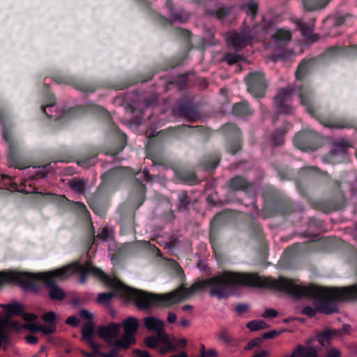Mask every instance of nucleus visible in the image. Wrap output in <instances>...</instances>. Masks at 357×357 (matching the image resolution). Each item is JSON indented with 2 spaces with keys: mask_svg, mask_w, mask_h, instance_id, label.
<instances>
[{
  "mask_svg": "<svg viewBox=\"0 0 357 357\" xmlns=\"http://www.w3.org/2000/svg\"><path fill=\"white\" fill-rule=\"evenodd\" d=\"M255 287L269 289L282 292L296 300L312 298L314 307H304L301 313L313 317L317 312L332 314L338 312V303L357 301V282L341 287H324L316 284L302 285L297 280L285 277L278 279L270 276H261L257 273Z\"/></svg>",
  "mask_w": 357,
  "mask_h": 357,
  "instance_id": "f257e3e1",
  "label": "nucleus"
},
{
  "mask_svg": "<svg viewBox=\"0 0 357 357\" xmlns=\"http://www.w3.org/2000/svg\"><path fill=\"white\" fill-rule=\"evenodd\" d=\"M72 273H79V282L84 284L88 275H91L109 288L119 289V279L111 278L100 268L94 266L91 261L84 264L79 261L68 266L54 269L45 273H27L17 271H1L0 287L11 283L19 284L25 290L37 292L41 288L42 282L48 289L52 301H62L66 297L65 291L56 284V280L66 279Z\"/></svg>",
  "mask_w": 357,
  "mask_h": 357,
  "instance_id": "f03ea898",
  "label": "nucleus"
},
{
  "mask_svg": "<svg viewBox=\"0 0 357 357\" xmlns=\"http://www.w3.org/2000/svg\"><path fill=\"white\" fill-rule=\"evenodd\" d=\"M312 60L303 59L295 73L296 78L301 84H295V86H288L286 88L281 89L275 98V105H281L287 101L293 92L296 90L298 93L301 103L305 107L308 113L315 118L321 125L329 128L344 129L351 128L356 126V121L354 119L346 116H324L318 113L315 105L314 94L313 90L308 83H303L307 75L310 73Z\"/></svg>",
  "mask_w": 357,
  "mask_h": 357,
  "instance_id": "7ed1b4c3",
  "label": "nucleus"
},
{
  "mask_svg": "<svg viewBox=\"0 0 357 357\" xmlns=\"http://www.w3.org/2000/svg\"><path fill=\"white\" fill-rule=\"evenodd\" d=\"M257 273H241L226 271L220 275L204 279L192 284L190 287L181 286L178 288L181 300L191 297L195 293L209 289V294L218 299L227 298L236 287H255Z\"/></svg>",
  "mask_w": 357,
  "mask_h": 357,
  "instance_id": "20e7f679",
  "label": "nucleus"
},
{
  "mask_svg": "<svg viewBox=\"0 0 357 357\" xmlns=\"http://www.w3.org/2000/svg\"><path fill=\"white\" fill-rule=\"evenodd\" d=\"M119 282L121 285L119 289H112L134 301L136 307L140 310H149L152 305L168 307L182 301L178 288L166 294H157L128 287L119 280Z\"/></svg>",
  "mask_w": 357,
  "mask_h": 357,
  "instance_id": "39448f33",
  "label": "nucleus"
},
{
  "mask_svg": "<svg viewBox=\"0 0 357 357\" xmlns=\"http://www.w3.org/2000/svg\"><path fill=\"white\" fill-rule=\"evenodd\" d=\"M144 325L149 331L155 333L145 337L144 344L148 348L158 350L162 355L175 351V346L165 331L163 321L150 316L144 319Z\"/></svg>",
  "mask_w": 357,
  "mask_h": 357,
  "instance_id": "423d86ee",
  "label": "nucleus"
},
{
  "mask_svg": "<svg viewBox=\"0 0 357 357\" xmlns=\"http://www.w3.org/2000/svg\"><path fill=\"white\" fill-rule=\"evenodd\" d=\"M0 122L2 126V136L8 146L7 156L9 166L19 169L29 167L31 163L22 153L20 140L13 135L10 124L1 113Z\"/></svg>",
  "mask_w": 357,
  "mask_h": 357,
  "instance_id": "0eeeda50",
  "label": "nucleus"
},
{
  "mask_svg": "<svg viewBox=\"0 0 357 357\" xmlns=\"http://www.w3.org/2000/svg\"><path fill=\"white\" fill-rule=\"evenodd\" d=\"M126 169L116 167L102 175V183L98 187L93 196L88 201L90 208L98 216L104 218L106 215V205L102 197L105 193V185L107 182H116L122 180L126 176Z\"/></svg>",
  "mask_w": 357,
  "mask_h": 357,
  "instance_id": "6e6552de",
  "label": "nucleus"
},
{
  "mask_svg": "<svg viewBox=\"0 0 357 357\" xmlns=\"http://www.w3.org/2000/svg\"><path fill=\"white\" fill-rule=\"evenodd\" d=\"M340 182L336 181L334 183L333 195L329 197L312 202V207L324 213H331L342 209L347 205V199L340 189Z\"/></svg>",
  "mask_w": 357,
  "mask_h": 357,
  "instance_id": "1a4fd4ad",
  "label": "nucleus"
},
{
  "mask_svg": "<svg viewBox=\"0 0 357 357\" xmlns=\"http://www.w3.org/2000/svg\"><path fill=\"white\" fill-rule=\"evenodd\" d=\"M293 143L298 149L305 151H314L322 146L323 141L318 132L306 130L295 135Z\"/></svg>",
  "mask_w": 357,
  "mask_h": 357,
  "instance_id": "9d476101",
  "label": "nucleus"
},
{
  "mask_svg": "<svg viewBox=\"0 0 357 357\" xmlns=\"http://www.w3.org/2000/svg\"><path fill=\"white\" fill-rule=\"evenodd\" d=\"M221 130L226 137L225 149L227 153L235 155L242 149V132L236 124L233 123H225L221 127Z\"/></svg>",
  "mask_w": 357,
  "mask_h": 357,
  "instance_id": "9b49d317",
  "label": "nucleus"
},
{
  "mask_svg": "<svg viewBox=\"0 0 357 357\" xmlns=\"http://www.w3.org/2000/svg\"><path fill=\"white\" fill-rule=\"evenodd\" d=\"M170 18L161 15H158V22L162 26H172L174 22L185 23L189 20L190 14L181 7H176L172 0L165 3Z\"/></svg>",
  "mask_w": 357,
  "mask_h": 357,
  "instance_id": "f8f14e48",
  "label": "nucleus"
},
{
  "mask_svg": "<svg viewBox=\"0 0 357 357\" xmlns=\"http://www.w3.org/2000/svg\"><path fill=\"white\" fill-rule=\"evenodd\" d=\"M248 91L255 98H262L265 96L267 84L263 72H251L245 77Z\"/></svg>",
  "mask_w": 357,
  "mask_h": 357,
  "instance_id": "ddd939ff",
  "label": "nucleus"
},
{
  "mask_svg": "<svg viewBox=\"0 0 357 357\" xmlns=\"http://www.w3.org/2000/svg\"><path fill=\"white\" fill-rule=\"evenodd\" d=\"M176 114L189 122H195L200 117V113L192 102L188 100H181L178 102L174 109Z\"/></svg>",
  "mask_w": 357,
  "mask_h": 357,
  "instance_id": "4468645a",
  "label": "nucleus"
},
{
  "mask_svg": "<svg viewBox=\"0 0 357 357\" xmlns=\"http://www.w3.org/2000/svg\"><path fill=\"white\" fill-rule=\"evenodd\" d=\"M53 79L59 84L73 85L76 89L85 93H93L96 89V85L93 83L75 79L64 75H55Z\"/></svg>",
  "mask_w": 357,
  "mask_h": 357,
  "instance_id": "2eb2a0df",
  "label": "nucleus"
},
{
  "mask_svg": "<svg viewBox=\"0 0 357 357\" xmlns=\"http://www.w3.org/2000/svg\"><path fill=\"white\" fill-rule=\"evenodd\" d=\"M349 146V144L344 140L335 143L331 151L323 157V161L331 164L340 162L345 155Z\"/></svg>",
  "mask_w": 357,
  "mask_h": 357,
  "instance_id": "dca6fc26",
  "label": "nucleus"
},
{
  "mask_svg": "<svg viewBox=\"0 0 357 357\" xmlns=\"http://www.w3.org/2000/svg\"><path fill=\"white\" fill-rule=\"evenodd\" d=\"M224 215L222 213L216 214L211 222L209 231V241L215 255H217L220 249L218 233L220 227L223 224Z\"/></svg>",
  "mask_w": 357,
  "mask_h": 357,
  "instance_id": "f3484780",
  "label": "nucleus"
},
{
  "mask_svg": "<svg viewBox=\"0 0 357 357\" xmlns=\"http://www.w3.org/2000/svg\"><path fill=\"white\" fill-rule=\"evenodd\" d=\"M99 153L97 147L91 146L85 149L77 156V163L82 167H89L96 163V158Z\"/></svg>",
  "mask_w": 357,
  "mask_h": 357,
  "instance_id": "a211bd4d",
  "label": "nucleus"
},
{
  "mask_svg": "<svg viewBox=\"0 0 357 357\" xmlns=\"http://www.w3.org/2000/svg\"><path fill=\"white\" fill-rule=\"evenodd\" d=\"M118 212L120 214L119 222L121 228L128 232L132 231L135 229V213L128 210L126 204H121L118 208Z\"/></svg>",
  "mask_w": 357,
  "mask_h": 357,
  "instance_id": "6ab92c4d",
  "label": "nucleus"
},
{
  "mask_svg": "<svg viewBox=\"0 0 357 357\" xmlns=\"http://www.w3.org/2000/svg\"><path fill=\"white\" fill-rule=\"evenodd\" d=\"M291 20L296 25V29L301 32L303 36L313 41H316L318 39V36L313 34L315 19L308 22H305L301 19L296 17H293Z\"/></svg>",
  "mask_w": 357,
  "mask_h": 357,
  "instance_id": "aec40b11",
  "label": "nucleus"
},
{
  "mask_svg": "<svg viewBox=\"0 0 357 357\" xmlns=\"http://www.w3.org/2000/svg\"><path fill=\"white\" fill-rule=\"evenodd\" d=\"M226 185L230 192H248L252 187V183L245 177L240 175L229 179Z\"/></svg>",
  "mask_w": 357,
  "mask_h": 357,
  "instance_id": "412c9836",
  "label": "nucleus"
},
{
  "mask_svg": "<svg viewBox=\"0 0 357 357\" xmlns=\"http://www.w3.org/2000/svg\"><path fill=\"white\" fill-rule=\"evenodd\" d=\"M252 40L250 33L248 31L234 32L229 38V43L237 50L243 49Z\"/></svg>",
  "mask_w": 357,
  "mask_h": 357,
  "instance_id": "4be33fe9",
  "label": "nucleus"
},
{
  "mask_svg": "<svg viewBox=\"0 0 357 357\" xmlns=\"http://www.w3.org/2000/svg\"><path fill=\"white\" fill-rule=\"evenodd\" d=\"M121 324L110 322L107 326H100L98 328V334L104 340H111L119 335Z\"/></svg>",
  "mask_w": 357,
  "mask_h": 357,
  "instance_id": "5701e85b",
  "label": "nucleus"
},
{
  "mask_svg": "<svg viewBox=\"0 0 357 357\" xmlns=\"http://www.w3.org/2000/svg\"><path fill=\"white\" fill-rule=\"evenodd\" d=\"M135 181L137 183V186L134 192V204L136 207L135 209H137L143 204L144 202L146 199V185L144 183H142V182L140 181V178H135Z\"/></svg>",
  "mask_w": 357,
  "mask_h": 357,
  "instance_id": "b1692460",
  "label": "nucleus"
},
{
  "mask_svg": "<svg viewBox=\"0 0 357 357\" xmlns=\"http://www.w3.org/2000/svg\"><path fill=\"white\" fill-rule=\"evenodd\" d=\"M335 331L331 328H325L318 333L314 339L307 341V344H310L313 340H317L318 342L323 347L331 345V340L335 336Z\"/></svg>",
  "mask_w": 357,
  "mask_h": 357,
  "instance_id": "393cba45",
  "label": "nucleus"
},
{
  "mask_svg": "<svg viewBox=\"0 0 357 357\" xmlns=\"http://www.w3.org/2000/svg\"><path fill=\"white\" fill-rule=\"evenodd\" d=\"M291 125L285 123L280 128L276 129L271 136V141L274 146H278L284 143V135L288 132Z\"/></svg>",
  "mask_w": 357,
  "mask_h": 357,
  "instance_id": "a878e982",
  "label": "nucleus"
},
{
  "mask_svg": "<svg viewBox=\"0 0 357 357\" xmlns=\"http://www.w3.org/2000/svg\"><path fill=\"white\" fill-rule=\"evenodd\" d=\"M289 357H318V352L312 346L305 347L301 344H298L294 349Z\"/></svg>",
  "mask_w": 357,
  "mask_h": 357,
  "instance_id": "bb28decb",
  "label": "nucleus"
},
{
  "mask_svg": "<svg viewBox=\"0 0 357 357\" xmlns=\"http://www.w3.org/2000/svg\"><path fill=\"white\" fill-rule=\"evenodd\" d=\"M177 210L178 212H188L192 200L186 190H183L177 194Z\"/></svg>",
  "mask_w": 357,
  "mask_h": 357,
  "instance_id": "cd10ccee",
  "label": "nucleus"
},
{
  "mask_svg": "<svg viewBox=\"0 0 357 357\" xmlns=\"http://www.w3.org/2000/svg\"><path fill=\"white\" fill-rule=\"evenodd\" d=\"M82 110L83 108L82 106L70 107L68 109L64 110L61 116L56 119V121L57 122H62L76 119L79 116V114L82 112Z\"/></svg>",
  "mask_w": 357,
  "mask_h": 357,
  "instance_id": "c85d7f7f",
  "label": "nucleus"
},
{
  "mask_svg": "<svg viewBox=\"0 0 357 357\" xmlns=\"http://www.w3.org/2000/svg\"><path fill=\"white\" fill-rule=\"evenodd\" d=\"M331 0H303V8L306 11L312 12L324 9Z\"/></svg>",
  "mask_w": 357,
  "mask_h": 357,
  "instance_id": "c756f323",
  "label": "nucleus"
},
{
  "mask_svg": "<svg viewBox=\"0 0 357 357\" xmlns=\"http://www.w3.org/2000/svg\"><path fill=\"white\" fill-rule=\"evenodd\" d=\"M122 326L124 330V333L135 336L139 329V322L137 318L129 317L123 321Z\"/></svg>",
  "mask_w": 357,
  "mask_h": 357,
  "instance_id": "7c9ffc66",
  "label": "nucleus"
},
{
  "mask_svg": "<svg viewBox=\"0 0 357 357\" xmlns=\"http://www.w3.org/2000/svg\"><path fill=\"white\" fill-rule=\"evenodd\" d=\"M95 324L93 321H88L82 328V341L87 344L96 342L93 339Z\"/></svg>",
  "mask_w": 357,
  "mask_h": 357,
  "instance_id": "2f4dec72",
  "label": "nucleus"
},
{
  "mask_svg": "<svg viewBox=\"0 0 357 357\" xmlns=\"http://www.w3.org/2000/svg\"><path fill=\"white\" fill-rule=\"evenodd\" d=\"M232 113L237 116H246L252 114V112L247 101H241L233 105Z\"/></svg>",
  "mask_w": 357,
  "mask_h": 357,
  "instance_id": "473e14b6",
  "label": "nucleus"
},
{
  "mask_svg": "<svg viewBox=\"0 0 357 357\" xmlns=\"http://www.w3.org/2000/svg\"><path fill=\"white\" fill-rule=\"evenodd\" d=\"M296 209L295 205L290 201L280 202L277 204V213L282 215H289Z\"/></svg>",
  "mask_w": 357,
  "mask_h": 357,
  "instance_id": "72a5a7b5",
  "label": "nucleus"
},
{
  "mask_svg": "<svg viewBox=\"0 0 357 357\" xmlns=\"http://www.w3.org/2000/svg\"><path fill=\"white\" fill-rule=\"evenodd\" d=\"M177 175L181 181L188 185H193L199 183L198 178L193 172L180 171L177 173Z\"/></svg>",
  "mask_w": 357,
  "mask_h": 357,
  "instance_id": "f704fd0d",
  "label": "nucleus"
},
{
  "mask_svg": "<svg viewBox=\"0 0 357 357\" xmlns=\"http://www.w3.org/2000/svg\"><path fill=\"white\" fill-rule=\"evenodd\" d=\"M2 308L6 311L8 315H18L21 316L23 313L24 307L21 303H13L7 305H2Z\"/></svg>",
  "mask_w": 357,
  "mask_h": 357,
  "instance_id": "c9c22d12",
  "label": "nucleus"
},
{
  "mask_svg": "<svg viewBox=\"0 0 357 357\" xmlns=\"http://www.w3.org/2000/svg\"><path fill=\"white\" fill-rule=\"evenodd\" d=\"M135 342L136 340L134 335L124 333L121 337L116 340V344L119 347L126 349L129 348L132 344H135Z\"/></svg>",
  "mask_w": 357,
  "mask_h": 357,
  "instance_id": "e433bc0d",
  "label": "nucleus"
},
{
  "mask_svg": "<svg viewBox=\"0 0 357 357\" xmlns=\"http://www.w3.org/2000/svg\"><path fill=\"white\" fill-rule=\"evenodd\" d=\"M220 159V155L214 153L203 162V166L206 169H214L218 166Z\"/></svg>",
  "mask_w": 357,
  "mask_h": 357,
  "instance_id": "4c0bfd02",
  "label": "nucleus"
},
{
  "mask_svg": "<svg viewBox=\"0 0 357 357\" xmlns=\"http://www.w3.org/2000/svg\"><path fill=\"white\" fill-rule=\"evenodd\" d=\"M126 143H127V135L125 133L121 132L120 131L119 132V145L118 146L117 148H115L114 150L105 152V153L107 155H110L113 157H115L124 149V147L126 145Z\"/></svg>",
  "mask_w": 357,
  "mask_h": 357,
  "instance_id": "58836bf2",
  "label": "nucleus"
},
{
  "mask_svg": "<svg viewBox=\"0 0 357 357\" xmlns=\"http://www.w3.org/2000/svg\"><path fill=\"white\" fill-rule=\"evenodd\" d=\"M276 42H289L291 40V32L284 29H279L273 35Z\"/></svg>",
  "mask_w": 357,
  "mask_h": 357,
  "instance_id": "ea45409f",
  "label": "nucleus"
},
{
  "mask_svg": "<svg viewBox=\"0 0 357 357\" xmlns=\"http://www.w3.org/2000/svg\"><path fill=\"white\" fill-rule=\"evenodd\" d=\"M353 15L350 13H344L335 17L334 25L337 26L350 24L352 23Z\"/></svg>",
  "mask_w": 357,
  "mask_h": 357,
  "instance_id": "a19ab883",
  "label": "nucleus"
},
{
  "mask_svg": "<svg viewBox=\"0 0 357 357\" xmlns=\"http://www.w3.org/2000/svg\"><path fill=\"white\" fill-rule=\"evenodd\" d=\"M11 344L12 340L10 335L5 330L0 328V349L2 348L4 351H6Z\"/></svg>",
  "mask_w": 357,
  "mask_h": 357,
  "instance_id": "79ce46f5",
  "label": "nucleus"
},
{
  "mask_svg": "<svg viewBox=\"0 0 357 357\" xmlns=\"http://www.w3.org/2000/svg\"><path fill=\"white\" fill-rule=\"evenodd\" d=\"M32 331H38L45 335H50L54 333L56 330V324H49L48 326L43 325H33L31 328Z\"/></svg>",
  "mask_w": 357,
  "mask_h": 357,
  "instance_id": "37998d69",
  "label": "nucleus"
},
{
  "mask_svg": "<svg viewBox=\"0 0 357 357\" xmlns=\"http://www.w3.org/2000/svg\"><path fill=\"white\" fill-rule=\"evenodd\" d=\"M91 349L92 352H88L82 350L80 353L85 357H97L100 356L101 351H100V345L96 342L87 344Z\"/></svg>",
  "mask_w": 357,
  "mask_h": 357,
  "instance_id": "c03bdc74",
  "label": "nucleus"
},
{
  "mask_svg": "<svg viewBox=\"0 0 357 357\" xmlns=\"http://www.w3.org/2000/svg\"><path fill=\"white\" fill-rule=\"evenodd\" d=\"M246 326L251 331H257L261 329L266 328L268 326L263 320H252L249 321Z\"/></svg>",
  "mask_w": 357,
  "mask_h": 357,
  "instance_id": "a18cd8bd",
  "label": "nucleus"
},
{
  "mask_svg": "<svg viewBox=\"0 0 357 357\" xmlns=\"http://www.w3.org/2000/svg\"><path fill=\"white\" fill-rule=\"evenodd\" d=\"M46 104L41 107L43 113L50 119H52V116L49 115L46 111V107H52L56 105V100L54 95L48 94L46 98Z\"/></svg>",
  "mask_w": 357,
  "mask_h": 357,
  "instance_id": "49530a36",
  "label": "nucleus"
},
{
  "mask_svg": "<svg viewBox=\"0 0 357 357\" xmlns=\"http://www.w3.org/2000/svg\"><path fill=\"white\" fill-rule=\"evenodd\" d=\"M146 156L148 158H150L152 160L153 165H164L163 158L158 155V154H156L153 151H152L150 147H147L146 149Z\"/></svg>",
  "mask_w": 357,
  "mask_h": 357,
  "instance_id": "de8ad7c7",
  "label": "nucleus"
},
{
  "mask_svg": "<svg viewBox=\"0 0 357 357\" xmlns=\"http://www.w3.org/2000/svg\"><path fill=\"white\" fill-rule=\"evenodd\" d=\"M252 235L258 240H261L264 236L263 229L261 225L257 222H252L250 225Z\"/></svg>",
  "mask_w": 357,
  "mask_h": 357,
  "instance_id": "09e8293b",
  "label": "nucleus"
},
{
  "mask_svg": "<svg viewBox=\"0 0 357 357\" xmlns=\"http://www.w3.org/2000/svg\"><path fill=\"white\" fill-rule=\"evenodd\" d=\"M243 56L237 52H229L225 56V60L229 64L233 65L242 61Z\"/></svg>",
  "mask_w": 357,
  "mask_h": 357,
  "instance_id": "8fccbe9b",
  "label": "nucleus"
},
{
  "mask_svg": "<svg viewBox=\"0 0 357 357\" xmlns=\"http://www.w3.org/2000/svg\"><path fill=\"white\" fill-rule=\"evenodd\" d=\"M70 188L78 193H84L85 191V183L82 180H73L70 183Z\"/></svg>",
  "mask_w": 357,
  "mask_h": 357,
  "instance_id": "3c124183",
  "label": "nucleus"
},
{
  "mask_svg": "<svg viewBox=\"0 0 357 357\" xmlns=\"http://www.w3.org/2000/svg\"><path fill=\"white\" fill-rule=\"evenodd\" d=\"M231 8L222 6L218 8L213 14L218 20H222L231 13Z\"/></svg>",
  "mask_w": 357,
  "mask_h": 357,
  "instance_id": "603ef678",
  "label": "nucleus"
},
{
  "mask_svg": "<svg viewBox=\"0 0 357 357\" xmlns=\"http://www.w3.org/2000/svg\"><path fill=\"white\" fill-rule=\"evenodd\" d=\"M258 11V4L254 1H251L248 3L246 13L248 15L250 16L252 19H253L257 13Z\"/></svg>",
  "mask_w": 357,
  "mask_h": 357,
  "instance_id": "864d4df0",
  "label": "nucleus"
},
{
  "mask_svg": "<svg viewBox=\"0 0 357 357\" xmlns=\"http://www.w3.org/2000/svg\"><path fill=\"white\" fill-rule=\"evenodd\" d=\"M275 106L278 108L277 112L278 114H290L294 112L293 107L291 105L285 103H282L281 105H275Z\"/></svg>",
  "mask_w": 357,
  "mask_h": 357,
  "instance_id": "5fc2aeb1",
  "label": "nucleus"
},
{
  "mask_svg": "<svg viewBox=\"0 0 357 357\" xmlns=\"http://www.w3.org/2000/svg\"><path fill=\"white\" fill-rule=\"evenodd\" d=\"M56 314L52 311L45 313L42 317L43 320L48 324L56 325Z\"/></svg>",
  "mask_w": 357,
  "mask_h": 357,
  "instance_id": "6e6d98bb",
  "label": "nucleus"
},
{
  "mask_svg": "<svg viewBox=\"0 0 357 357\" xmlns=\"http://www.w3.org/2000/svg\"><path fill=\"white\" fill-rule=\"evenodd\" d=\"M113 296L112 292L100 293L98 296L97 301L100 303H108Z\"/></svg>",
  "mask_w": 357,
  "mask_h": 357,
  "instance_id": "4d7b16f0",
  "label": "nucleus"
},
{
  "mask_svg": "<svg viewBox=\"0 0 357 357\" xmlns=\"http://www.w3.org/2000/svg\"><path fill=\"white\" fill-rule=\"evenodd\" d=\"M263 342V338L261 337H255L245 345V350H251L253 348L259 346Z\"/></svg>",
  "mask_w": 357,
  "mask_h": 357,
  "instance_id": "13d9d810",
  "label": "nucleus"
},
{
  "mask_svg": "<svg viewBox=\"0 0 357 357\" xmlns=\"http://www.w3.org/2000/svg\"><path fill=\"white\" fill-rule=\"evenodd\" d=\"M278 174L280 179L282 181L291 180L293 176L292 173L287 169H279L278 172Z\"/></svg>",
  "mask_w": 357,
  "mask_h": 357,
  "instance_id": "bf43d9fd",
  "label": "nucleus"
},
{
  "mask_svg": "<svg viewBox=\"0 0 357 357\" xmlns=\"http://www.w3.org/2000/svg\"><path fill=\"white\" fill-rule=\"evenodd\" d=\"M340 52V48L339 47H331L326 50L324 54L328 57H335Z\"/></svg>",
  "mask_w": 357,
  "mask_h": 357,
  "instance_id": "052dcab7",
  "label": "nucleus"
},
{
  "mask_svg": "<svg viewBox=\"0 0 357 357\" xmlns=\"http://www.w3.org/2000/svg\"><path fill=\"white\" fill-rule=\"evenodd\" d=\"M12 321L10 315H8V314H7L5 318H2L0 316V328L5 330L6 327H10Z\"/></svg>",
  "mask_w": 357,
  "mask_h": 357,
  "instance_id": "680f3d73",
  "label": "nucleus"
},
{
  "mask_svg": "<svg viewBox=\"0 0 357 357\" xmlns=\"http://www.w3.org/2000/svg\"><path fill=\"white\" fill-rule=\"evenodd\" d=\"M351 327L349 324H344L342 326V328L340 330L333 329L335 332V336H342L344 334H349L351 331Z\"/></svg>",
  "mask_w": 357,
  "mask_h": 357,
  "instance_id": "e2e57ef3",
  "label": "nucleus"
},
{
  "mask_svg": "<svg viewBox=\"0 0 357 357\" xmlns=\"http://www.w3.org/2000/svg\"><path fill=\"white\" fill-rule=\"evenodd\" d=\"M162 219L167 222H172L174 220L176 216L173 210H169L163 213Z\"/></svg>",
  "mask_w": 357,
  "mask_h": 357,
  "instance_id": "0e129e2a",
  "label": "nucleus"
},
{
  "mask_svg": "<svg viewBox=\"0 0 357 357\" xmlns=\"http://www.w3.org/2000/svg\"><path fill=\"white\" fill-rule=\"evenodd\" d=\"M10 328L19 331L22 328H29V325L27 324H22L20 321H13Z\"/></svg>",
  "mask_w": 357,
  "mask_h": 357,
  "instance_id": "69168bd1",
  "label": "nucleus"
},
{
  "mask_svg": "<svg viewBox=\"0 0 357 357\" xmlns=\"http://www.w3.org/2000/svg\"><path fill=\"white\" fill-rule=\"evenodd\" d=\"M21 317L22 319L27 322H33L35 321L37 319V316L33 313L25 312L24 310H23V313H22Z\"/></svg>",
  "mask_w": 357,
  "mask_h": 357,
  "instance_id": "338daca9",
  "label": "nucleus"
},
{
  "mask_svg": "<svg viewBox=\"0 0 357 357\" xmlns=\"http://www.w3.org/2000/svg\"><path fill=\"white\" fill-rule=\"evenodd\" d=\"M79 315L82 319L88 320V321H93V314L87 310H81L79 312Z\"/></svg>",
  "mask_w": 357,
  "mask_h": 357,
  "instance_id": "774afa93",
  "label": "nucleus"
}]
</instances>
